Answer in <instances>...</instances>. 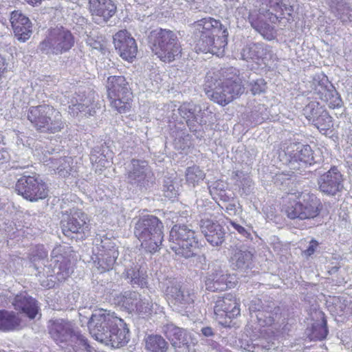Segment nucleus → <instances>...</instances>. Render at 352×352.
Listing matches in <instances>:
<instances>
[{"mask_svg": "<svg viewBox=\"0 0 352 352\" xmlns=\"http://www.w3.org/2000/svg\"><path fill=\"white\" fill-rule=\"evenodd\" d=\"M16 310L25 313L30 319L35 318L38 313V306L36 300L26 294L17 295L13 302Z\"/></svg>", "mask_w": 352, "mask_h": 352, "instance_id": "34", "label": "nucleus"}, {"mask_svg": "<svg viewBox=\"0 0 352 352\" xmlns=\"http://www.w3.org/2000/svg\"><path fill=\"white\" fill-rule=\"evenodd\" d=\"M320 190L329 195H335L343 188L342 175L338 168L333 166L318 179Z\"/></svg>", "mask_w": 352, "mask_h": 352, "instance_id": "25", "label": "nucleus"}, {"mask_svg": "<svg viewBox=\"0 0 352 352\" xmlns=\"http://www.w3.org/2000/svg\"><path fill=\"white\" fill-rule=\"evenodd\" d=\"M197 262L201 264L200 268L202 270H206L204 282L207 290L221 292L235 286V278L224 272L219 261H212L207 266L206 258L204 256H199Z\"/></svg>", "mask_w": 352, "mask_h": 352, "instance_id": "8", "label": "nucleus"}, {"mask_svg": "<svg viewBox=\"0 0 352 352\" xmlns=\"http://www.w3.org/2000/svg\"><path fill=\"white\" fill-rule=\"evenodd\" d=\"M251 91L254 95L260 94L264 92L267 88L264 79L258 78L250 83Z\"/></svg>", "mask_w": 352, "mask_h": 352, "instance_id": "51", "label": "nucleus"}, {"mask_svg": "<svg viewBox=\"0 0 352 352\" xmlns=\"http://www.w3.org/2000/svg\"><path fill=\"white\" fill-rule=\"evenodd\" d=\"M310 83V92L316 99L324 102L330 109H340L343 102L333 85L323 74H316Z\"/></svg>", "mask_w": 352, "mask_h": 352, "instance_id": "14", "label": "nucleus"}, {"mask_svg": "<svg viewBox=\"0 0 352 352\" xmlns=\"http://www.w3.org/2000/svg\"><path fill=\"white\" fill-rule=\"evenodd\" d=\"M67 352H91V346L87 343L84 336L76 332L69 342L67 348H65Z\"/></svg>", "mask_w": 352, "mask_h": 352, "instance_id": "41", "label": "nucleus"}, {"mask_svg": "<svg viewBox=\"0 0 352 352\" xmlns=\"http://www.w3.org/2000/svg\"><path fill=\"white\" fill-rule=\"evenodd\" d=\"M68 103L69 113L73 116H76L79 113L93 116L95 113L93 94H89L88 96L77 94L73 96Z\"/></svg>", "mask_w": 352, "mask_h": 352, "instance_id": "29", "label": "nucleus"}, {"mask_svg": "<svg viewBox=\"0 0 352 352\" xmlns=\"http://www.w3.org/2000/svg\"><path fill=\"white\" fill-rule=\"evenodd\" d=\"M193 33L196 37H199L196 43V50H206L211 46V37L220 34L224 29H227L222 25L219 20L212 17H206L199 19L192 24Z\"/></svg>", "mask_w": 352, "mask_h": 352, "instance_id": "15", "label": "nucleus"}, {"mask_svg": "<svg viewBox=\"0 0 352 352\" xmlns=\"http://www.w3.org/2000/svg\"><path fill=\"white\" fill-rule=\"evenodd\" d=\"M123 276L133 286L140 288L147 287V272L145 267L142 265H135L130 268L125 270Z\"/></svg>", "mask_w": 352, "mask_h": 352, "instance_id": "33", "label": "nucleus"}, {"mask_svg": "<svg viewBox=\"0 0 352 352\" xmlns=\"http://www.w3.org/2000/svg\"><path fill=\"white\" fill-rule=\"evenodd\" d=\"M150 42L152 51L163 62L170 63L182 53L177 36L171 30L160 29L151 32Z\"/></svg>", "mask_w": 352, "mask_h": 352, "instance_id": "6", "label": "nucleus"}, {"mask_svg": "<svg viewBox=\"0 0 352 352\" xmlns=\"http://www.w3.org/2000/svg\"><path fill=\"white\" fill-rule=\"evenodd\" d=\"M261 2L262 7H264L265 9H270L274 12H283V7H284L285 10L288 11L287 14L290 16L291 12L293 11L291 6L287 7L285 5H280L281 0H261Z\"/></svg>", "mask_w": 352, "mask_h": 352, "instance_id": "49", "label": "nucleus"}, {"mask_svg": "<svg viewBox=\"0 0 352 352\" xmlns=\"http://www.w3.org/2000/svg\"><path fill=\"white\" fill-rule=\"evenodd\" d=\"M164 193L165 197L171 199L176 197L178 190L171 182H168L164 185Z\"/></svg>", "mask_w": 352, "mask_h": 352, "instance_id": "53", "label": "nucleus"}, {"mask_svg": "<svg viewBox=\"0 0 352 352\" xmlns=\"http://www.w3.org/2000/svg\"><path fill=\"white\" fill-rule=\"evenodd\" d=\"M324 111L325 109L320 105L319 102L312 101L305 107L303 113L306 118L312 122L314 118H317Z\"/></svg>", "mask_w": 352, "mask_h": 352, "instance_id": "47", "label": "nucleus"}, {"mask_svg": "<svg viewBox=\"0 0 352 352\" xmlns=\"http://www.w3.org/2000/svg\"><path fill=\"white\" fill-rule=\"evenodd\" d=\"M318 243L315 240H311L309 245V247L307 248V249L306 250H305L304 253L306 256H311V254H313L315 252V250L316 248V247L318 246Z\"/></svg>", "mask_w": 352, "mask_h": 352, "instance_id": "58", "label": "nucleus"}, {"mask_svg": "<svg viewBox=\"0 0 352 352\" xmlns=\"http://www.w3.org/2000/svg\"><path fill=\"white\" fill-rule=\"evenodd\" d=\"M285 210L291 219H308L316 217L319 210L316 198L309 193L292 194Z\"/></svg>", "mask_w": 352, "mask_h": 352, "instance_id": "10", "label": "nucleus"}, {"mask_svg": "<svg viewBox=\"0 0 352 352\" xmlns=\"http://www.w3.org/2000/svg\"><path fill=\"white\" fill-rule=\"evenodd\" d=\"M186 1L187 2H188V3H199V2H198V1H199V0H186Z\"/></svg>", "mask_w": 352, "mask_h": 352, "instance_id": "63", "label": "nucleus"}, {"mask_svg": "<svg viewBox=\"0 0 352 352\" xmlns=\"http://www.w3.org/2000/svg\"><path fill=\"white\" fill-rule=\"evenodd\" d=\"M283 12H274L270 9H265L261 7L259 9V13H250L249 15V21L252 27L260 33L267 40H272L274 37V28L267 22V19L271 23H276L279 19L283 18Z\"/></svg>", "mask_w": 352, "mask_h": 352, "instance_id": "16", "label": "nucleus"}, {"mask_svg": "<svg viewBox=\"0 0 352 352\" xmlns=\"http://www.w3.org/2000/svg\"><path fill=\"white\" fill-rule=\"evenodd\" d=\"M312 124L323 134L333 126L332 118L325 110L317 118H314Z\"/></svg>", "mask_w": 352, "mask_h": 352, "instance_id": "44", "label": "nucleus"}, {"mask_svg": "<svg viewBox=\"0 0 352 352\" xmlns=\"http://www.w3.org/2000/svg\"><path fill=\"white\" fill-rule=\"evenodd\" d=\"M170 248L176 254L190 258L198 248L194 230L186 225H175L170 232Z\"/></svg>", "mask_w": 352, "mask_h": 352, "instance_id": "9", "label": "nucleus"}, {"mask_svg": "<svg viewBox=\"0 0 352 352\" xmlns=\"http://www.w3.org/2000/svg\"><path fill=\"white\" fill-rule=\"evenodd\" d=\"M90 160L94 166H96V170H101L102 168L107 167L110 164L100 147L93 148L90 155Z\"/></svg>", "mask_w": 352, "mask_h": 352, "instance_id": "45", "label": "nucleus"}, {"mask_svg": "<svg viewBox=\"0 0 352 352\" xmlns=\"http://www.w3.org/2000/svg\"><path fill=\"white\" fill-rule=\"evenodd\" d=\"M128 182L140 188L153 182V173L146 161L133 159L127 167Z\"/></svg>", "mask_w": 352, "mask_h": 352, "instance_id": "19", "label": "nucleus"}, {"mask_svg": "<svg viewBox=\"0 0 352 352\" xmlns=\"http://www.w3.org/2000/svg\"><path fill=\"white\" fill-rule=\"evenodd\" d=\"M164 226L160 219L153 215L144 216L135 224L134 234L146 251L153 253L160 250L163 240Z\"/></svg>", "mask_w": 352, "mask_h": 352, "instance_id": "5", "label": "nucleus"}, {"mask_svg": "<svg viewBox=\"0 0 352 352\" xmlns=\"http://www.w3.org/2000/svg\"><path fill=\"white\" fill-rule=\"evenodd\" d=\"M138 300L135 302L134 305L136 307L131 312H135L139 314H151L153 309V303L150 298H143L141 294H138Z\"/></svg>", "mask_w": 352, "mask_h": 352, "instance_id": "46", "label": "nucleus"}, {"mask_svg": "<svg viewBox=\"0 0 352 352\" xmlns=\"http://www.w3.org/2000/svg\"><path fill=\"white\" fill-rule=\"evenodd\" d=\"M172 115L170 116L175 122V129H172L171 135L175 138V144L184 149L188 144L189 135L186 129V122L189 130L192 132L198 131L207 120L204 117L205 111H202L199 106L193 103L185 102L179 107L175 104L170 105Z\"/></svg>", "mask_w": 352, "mask_h": 352, "instance_id": "3", "label": "nucleus"}, {"mask_svg": "<svg viewBox=\"0 0 352 352\" xmlns=\"http://www.w3.org/2000/svg\"><path fill=\"white\" fill-rule=\"evenodd\" d=\"M111 106L122 113L131 108L132 93L126 78L122 76L108 77L106 84Z\"/></svg>", "mask_w": 352, "mask_h": 352, "instance_id": "11", "label": "nucleus"}, {"mask_svg": "<svg viewBox=\"0 0 352 352\" xmlns=\"http://www.w3.org/2000/svg\"><path fill=\"white\" fill-rule=\"evenodd\" d=\"M332 11L343 22L352 21V9L346 3L345 0H327Z\"/></svg>", "mask_w": 352, "mask_h": 352, "instance_id": "37", "label": "nucleus"}, {"mask_svg": "<svg viewBox=\"0 0 352 352\" xmlns=\"http://www.w3.org/2000/svg\"><path fill=\"white\" fill-rule=\"evenodd\" d=\"M88 328L93 338L113 348L123 346L129 340V330L124 320L106 309H100L92 313Z\"/></svg>", "mask_w": 352, "mask_h": 352, "instance_id": "1", "label": "nucleus"}, {"mask_svg": "<svg viewBox=\"0 0 352 352\" xmlns=\"http://www.w3.org/2000/svg\"><path fill=\"white\" fill-rule=\"evenodd\" d=\"M28 3L32 5H36L40 3L41 0H25Z\"/></svg>", "mask_w": 352, "mask_h": 352, "instance_id": "62", "label": "nucleus"}, {"mask_svg": "<svg viewBox=\"0 0 352 352\" xmlns=\"http://www.w3.org/2000/svg\"><path fill=\"white\" fill-rule=\"evenodd\" d=\"M201 333L206 337H210L213 336V331L212 328L209 327L202 328Z\"/></svg>", "mask_w": 352, "mask_h": 352, "instance_id": "60", "label": "nucleus"}, {"mask_svg": "<svg viewBox=\"0 0 352 352\" xmlns=\"http://www.w3.org/2000/svg\"><path fill=\"white\" fill-rule=\"evenodd\" d=\"M113 43L120 56L129 62H132L138 52L135 40L126 30H120L113 36Z\"/></svg>", "mask_w": 352, "mask_h": 352, "instance_id": "22", "label": "nucleus"}, {"mask_svg": "<svg viewBox=\"0 0 352 352\" xmlns=\"http://www.w3.org/2000/svg\"><path fill=\"white\" fill-rule=\"evenodd\" d=\"M10 159L8 152L3 148L0 149V165L8 162Z\"/></svg>", "mask_w": 352, "mask_h": 352, "instance_id": "59", "label": "nucleus"}, {"mask_svg": "<svg viewBox=\"0 0 352 352\" xmlns=\"http://www.w3.org/2000/svg\"><path fill=\"white\" fill-rule=\"evenodd\" d=\"M89 219L81 210L72 208L63 214L61 220L63 233L67 236L72 234L85 232L89 230Z\"/></svg>", "mask_w": 352, "mask_h": 352, "instance_id": "20", "label": "nucleus"}, {"mask_svg": "<svg viewBox=\"0 0 352 352\" xmlns=\"http://www.w3.org/2000/svg\"><path fill=\"white\" fill-rule=\"evenodd\" d=\"M232 199L230 195H228L226 190H220L217 194H216V199L214 200L220 199L224 203L229 202L230 199Z\"/></svg>", "mask_w": 352, "mask_h": 352, "instance_id": "57", "label": "nucleus"}, {"mask_svg": "<svg viewBox=\"0 0 352 352\" xmlns=\"http://www.w3.org/2000/svg\"><path fill=\"white\" fill-rule=\"evenodd\" d=\"M209 192L212 199H216V194L220 190H225V184L221 181H216L208 186Z\"/></svg>", "mask_w": 352, "mask_h": 352, "instance_id": "54", "label": "nucleus"}, {"mask_svg": "<svg viewBox=\"0 0 352 352\" xmlns=\"http://www.w3.org/2000/svg\"><path fill=\"white\" fill-rule=\"evenodd\" d=\"M251 311V318H256L258 322V324L261 327H271L274 321V315L276 318L278 316L276 313H273L272 311H263V310H257L253 309L252 307H250Z\"/></svg>", "mask_w": 352, "mask_h": 352, "instance_id": "40", "label": "nucleus"}, {"mask_svg": "<svg viewBox=\"0 0 352 352\" xmlns=\"http://www.w3.org/2000/svg\"><path fill=\"white\" fill-rule=\"evenodd\" d=\"M60 250V248H54L52 252V259L50 266L45 265L44 262L47 255V252L42 245L35 247L30 254V261L34 268L38 270L39 267L36 261H42L44 265L43 275L47 277L56 276V278L60 281L65 280L73 272L71 262L64 256L57 254Z\"/></svg>", "mask_w": 352, "mask_h": 352, "instance_id": "4", "label": "nucleus"}, {"mask_svg": "<svg viewBox=\"0 0 352 352\" xmlns=\"http://www.w3.org/2000/svg\"><path fill=\"white\" fill-rule=\"evenodd\" d=\"M163 331L174 348L182 349L179 352H189L190 345L195 344L189 332L173 324L165 325Z\"/></svg>", "mask_w": 352, "mask_h": 352, "instance_id": "23", "label": "nucleus"}, {"mask_svg": "<svg viewBox=\"0 0 352 352\" xmlns=\"http://www.w3.org/2000/svg\"><path fill=\"white\" fill-rule=\"evenodd\" d=\"M327 334L328 329L327 328L326 322L323 321L321 324L314 328L312 336L315 339L322 340L326 338Z\"/></svg>", "mask_w": 352, "mask_h": 352, "instance_id": "52", "label": "nucleus"}, {"mask_svg": "<svg viewBox=\"0 0 352 352\" xmlns=\"http://www.w3.org/2000/svg\"><path fill=\"white\" fill-rule=\"evenodd\" d=\"M200 8V6H195V9H198V8Z\"/></svg>", "mask_w": 352, "mask_h": 352, "instance_id": "64", "label": "nucleus"}, {"mask_svg": "<svg viewBox=\"0 0 352 352\" xmlns=\"http://www.w3.org/2000/svg\"><path fill=\"white\" fill-rule=\"evenodd\" d=\"M94 241L101 252L95 264L99 272L102 273L112 268L119 253L114 242L104 234H97Z\"/></svg>", "mask_w": 352, "mask_h": 352, "instance_id": "17", "label": "nucleus"}, {"mask_svg": "<svg viewBox=\"0 0 352 352\" xmlns=\"http://www.w3.org/2000/svg\"><path fill=\"white\" fill-rule=\"evenodd\" d=\"M228 32L224 29L219 34L211 37V46L206 50H198L203 52H210L217 56L221 57L224 55L225 49L228 44Z\"/></svg>", "mask_w": 352, "mask_h": 352, "instance_id": "36", "label": "nucleus"}, {"mask_svg": "<svg viewBox=\"0 0 352 352\" xmlns=\"http://www.w3.org/2000/svg\"><path fill=\"white\" fill-rule=\"evenodd\" d=\"M45 164L49 168L57 173L60 177H67L73 175L76 170L74 166V160L71 157H64L63 158L54 159L50 158Z\"/></svg>", "mask_w": 352, "mask_h": 352, "instance_id": "32", "label": "nucleus"}, {"mask_svg": "<svg viewBox=\"0 0 352 352\" xmlns=\"http://www.w3.org/2000/svg\"><path fill=\"white\" fill-rule=\"evenodd\" d=\"M28 119L41 133H56L60 131L65 125L60 113L47 104L31 107Z\"/></svg>", "mask_w": 352, "mask_h": 352, "instance_id": "7", "label": "nucleus"}, {"mask_svg": "<svg viewBox=\"0 0 352 352\" xmlns=\"http://www.w3.org/2000/svg\"><path fill=\"white\" fill-rule=\"evenodd\" d=\"M200 228L207 241L212 246L221 245L225 239V231L217 222L209 219L201 220Z\"/></svg>", "mask_w": 352, "mask_h": 352, "instance_id": "30", "label": "nucleus"}, {"mask_svg": "<svg viewBox=\"0 0 352 352\" xmlns=\"http://www.w3.org/2000/svg\"><path fill=\"white\" fill-rule=\"evenodd\" d=\"M48 329L51 338L62 349L67 348L76 333L72 324L63 319L50 320Z\"/></svg>", "mask_w": 352, "mask_h": 352, "instance_id": "21", "label": "nucleus"}, {"mask_svg": "<svg viewBox=\"0 0 352 352\" xmlns=\"http://www.w3.org/2000/svg\"><path fill=\"white\" fill-rule=\"evenodd\" d=\"M252 256L249 251L236 250L230 258L231 267L234 270L245 272L252 267Z\"/></svg>", "mask_w": 352, "mask_h": 352, "instance_id": "35", "label": "nucleus"}, {"mask_svg": "<svg viewBox=\"0 0 352 352\" xmlns=\"http://www.w3.org/2000/svg\"><path fill=\"white\" fill-rule=\"evenodd\" d=\"M74 44L71 32L63 27L51 30L40 43V50L45 54L59 55L68 52Z\"/></svg>", "mask_w": 352, "mask_h": 352, "instance_id": "12", "label": "nucleus"}, {"mask_svg": "<svg viewBox=\"0 0 352 352\" xmlns=\"http://www.w3.org/2000/svg\"><path fill=\"white\" fill-rule=\"evenodd\" d=\"M285 155L290 158V163L299 162L300 165H311L316 162L313 151L308 144L292 142L285 148Z\"/></svg>", "mask_w": 352, "mask_h": 352, "instance_id": "24", "label": "nucleus"}, {"mask_svg": "<svg viewBox=\"0 0 352 352\" xmlns=\"http://www.w3.org/2000/svg\"><path fill=\"white\" fill-rule=\"evenodd\" d=\"M10 22L14 36L19 41L25 42L30 38L32 34V24L21 11H12L10 14Z\"/></svg>", "mask_w": 352, "mask_h": 352, "instance_id": "27", "label": "nucleus"}, {"mask_svg": "<svg viewBox=\"0 0 352 352\" xmlns=\"http://www.w3.org/2000/svg\"><path fill=\"white\" fill-rule=\"evenodd\" d=\"M138 292L135 291H126L122 293H115L112 294L114 296V303L121 306L124 309L131 312L136 307L134 305L135 302L138 300Z\"/></svg>", "mask_w": 352, "mask_h": 352, "instance_id": "38", "label": "nucleus"}, {"mask_svg": "<svg viewBox=\"0 0 352 352\" xmlns=\"http://www.w3.org/2000/svg\"><path fill=\"white\" fill-rule=\"evenodd\" d=\"M233 177L238 182V185L243 189L244 192L249 193L251 191L252 184V179L249 176L245 175L241 171H235L233 173Z\"/></svg>", "mask_w": 352, "mask_h": 352, "instance_id": "48", "label": "nucleus"}, {"mask_svg": "<svg viewBox=\"0 0 352 352\" xmlns=\"http://www.w3.org/2000/svg\"><path fill=\"white\" fill-rule=\"evenodd\" d=\"M185 177L186 184L190 186L195 187L204 180L206 174L199 166L195 165L186 168Z\"/></svg>", "mask_w": 352, "mask_h": 352, "instance_id": "43", "label": "nucleus"}, {"mask_svg": "<svg viewBox=\"0 0 352 352\" xmlns=\"http://www.w3.org/2000/svg\"><path fill=\"white\" fill-rule=\"evenodd\" d=\"M248 351L250 352H263L270 350L271 346L270 342L265 344L263 339H258L252 341V344L248 345Z\"/></svg>", "mask_w": 352, "mask_h": 352, "instance_id": "50", "label": "nucleus"}, {"mask_svg": "<svg viewBox=\"0 0 352 352\" xmlns=\"http://www.w3.org/2000/svg\"><path fill=\"white\" fill-rule=\"evenodd\" d=\"M145 348L150 352H166L168 342L160 335H149L145 338Z\"/></svg>", "mask_w": 352, "mask_h": 352, "instance_id": "39", "label": "nucleus"}, {"mask_svg": "<svg viewBox=\"0 0 352 352\" xmlns=\"http://www.w3.org/2000/svg\"><path fill=\"white\" fill-rule=\"evenodd\" d=\"M89 5L94 21L99 25L107 23L116 12L112 0H89Z\"/></svg>", "mask_w": 352, "mask_h": 352, "instance_id": "26", "label": "nucleus"}, {"mask_svg": "<svg viewBox=\"0 0 352 352\" xmlns=\"http://www.w3.org/2000/svg\"><path fill=\"white\" fill-rule=\"evenodd\" d=\"M45 82L43 80H39V83H37V82H36V83L35 84V85H34V86L32 87V88H33V89H34V91H39V89H36L37 86H38V87H39V88H40V87H43V88H45Z\"/></svg>", "mask_w": 352, "mask_h": 352, "instance_id": "61", "label": "nucleus"}, {"mask_svg": "<svg viewBox=\"0 0 352 352\" xmlns=\"http://www.w3.org/2000/svg\"><path fill=\"white\" fill-rule=\"evenodd\" d=\"M225 210L230 215H234L236 213V203L233 199L228 202L226 206H225Z\"/></svg>", "mask_w": 352, "mask_h": 352, "instance_id": "56", "label": "nucleus"}, {"mask_svg": "<svg viewBox=\"0 0 352 352\" xmlns=\"http://www.w3.org/2000/svg\"><path fill=\"white\" fill-rule=\"evenodd\" d=\"M239 71L233 67L223 68L214 76H206L205 91L214 102L225 106L241 95L244 88L238 75Z\"/></svg>", "mask_w": 352, "mask_h": 352, "instance_id": "2", "label": "nucleus"}, {"mask_svg": "<svg viewBox=\"0 0 352 352\" xmlns=\"http://www.w3.org/2000/svg\"><path fill=\"white\" fill-rule=\"evenodd\" d=\"M230 223L232 226V227L242 236L245 238H250V236H251L250 233L241 225L232 221H230Z\"/></svg>", "mask_w": 352, "mask_h": 352, "instance_id": "55", "label": "nucleus"}, {"mask_svg": "<svg viewBox=\"0 0 352 352\" xmlns=\"http://www.w3.org/2000/svg\"><path fill=\"white\" fill-rule=\"evenodd\" d=\"M241 54L243 60H252L259 65H265L272 56L270 47L259 43L247 44L242 49Z\"/></svg>", "mask_w": 352, "mask_h": 352, "instance_id": "28", "label": "nucleus"}, {"mask_svg": "<svg viewBox=\"0 0 352 352\" xmlns=\"http://www.w3.org/2000/svg\"><path fill=\"white\" fill-rule=\"evenodd\" d=\"M19 325V320L13 312L0 310V330H14Z\"/></svg>", "mask_w": 352, "mask_h": 352, "instance_id": "42", "label": "nucleus"}, {"mask_svg": "<svg viewBox=\"0 0 352 352\" xmlns=\"http://www.w3.org/2000/svg\"><path fill=\"white\" fill-rule=\"evenodd\" d=\"M214 313L217 318H235L240 315L239 303L232 295L219 298L215 302Z\"/></svg>", "mask_w": 352, "mask_h": 352, "instance_id": "31", "label": "nucleus"}, {"mask_svg": "<svg viewBox=\"0 0 352 352\" xmlns=\"http://www.w3.org/2000/svg\"><path fill=\"white\" fill-rule=\"evenodd\" d=\"M165 294L173 309L181 313L188 311L187 309L192 306L195 298L192 289L175 280H168Z\"/></svg>", "mask_w": 352, "mask_h": 352, "instance_id": "13", "label": "nucleus"}, {"mask_svg": "<svg viewBox=\"0 0 352 352\" xmlns=\"http://www.w3.org/2000/svg\"><path fill=\"white\" fill-rule=\"evenodd\" d=\"M19 195L30 201H36L47 197L48 190L44 182L35 177L23 176L16 184Z\"/></svg>", "mask_w": 352, "mask_h": 352, "instance_id": "18", "label": "nucleus"}]
</instances>
